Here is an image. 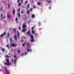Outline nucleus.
Returning <instances> with one entry per match:
<instances>
[{"mask_svg": "<svg viewBox=\"0 0 74 74\" xmlns=\"http://www.w3.org/2000/svg\"><path fill=\"white\" fill-rule=\"evenodd\" d=\"M2 50L3 52H4V51H5V49L2 48Z\"/></svg>", "mask_w": 74, "mask_h": 74, "instance_id": "nucleus-17", "label": "nucleus"}, {"mask_svg": "<svg viewBox=\"0 0 74 74\" xmlns=\"http://www.w3.org/2000/svg\"><path fill=\"white\" fill-rule=\"evenodd\" d=\"M23 0H22L21 1V3H23Z\"/></svg>", "mask_w": 74, "mask_h": 74, "instance_id": "nucleus-36", "label": "nucleus"}, {"mask_svg": "<svg viewBox=\"0 0 74 74\" xmlns=\"http://www.w3.org/2000/svg\"><path fill=\"white\" fill-rule=\"evenodd\" d=\"M30 12H29V10H28L27 12V14H29Z\"/></svg>", "mask_w": 74, "mask_h": 74, "instance_id": "nucleus-25", "label": "nucleus"}, {"mask_svg": "<svg viewBox=\"0 0 74 74\" xmlns=\"http://www.w3.org/2000/svg\"><path fill=\"white\" fill-rule=\"evenodd\" d=\"M17 36L18 38H19V32H17Z\"/></svg>", "mask_w": 74, "mask_h": 74, "instance_id": "nucleus-13", "label": "nucleus"}, {"mask_svg": "<svg viewBox=\"0 0 74 74\" xmlns=\"http://www.w3.org/2000/svg\"><path fill=\"white\" fill-rule=\"evenodd\" d=\"M7 17H8V18H10V15H8Z\"/></svg>", "mask_w": 74, "mask_h": 74, "instance_id": "nucleus-30", "label": "nucleus"}, {"mask_svg": "<svg viewBox=\"0 0 74 74\" xmlns=\"http://www.w3.org/2000/svg\"><path fill=\"white\" fill-rule=\"evenodd\" d=\"M27 48H30V46H27Z\"/></svg>", "mask_w": 74, "mask_h": 74, "instance_id": "nucleus-31", "label": "nucleus"}, {"mask_svg": "<svg viewBox=\"0 0 74 74\" xmlns=\"http://www.w3.org/2000/svg\"><path fill=\"white\" fill-rule=\"evenodd\" d=\"M18 11H20V9Z\"/></svg>", "mask_w": 74, "mask_h": 74, "instance_id": "nucleus-55", "label": "nucleus"}, {"mask_svg": "<svg viewBox=\"0 0 74 74\" xmlns=\"http://www.w3.org/2000/svg\"><path fill=\"white\" fill-rule=\"evenodd\" d=\"M25 44H26V43H23L22 45L23 47H24L25 45Z\"/></svg>", "mask_w": 74, "mask_h": 74, "instance_id": "nucleus-23", "label": "nucleus"}, {"mask_svg": "<svg viewBox=\"0 0 74 74\" xmlns=\"http://www.w3.org/2000/svg\"><path fill=\"white\" fill-rule=\"evenodd\" d=\"M26 34H27V33H26Z\"/></svg>", "mask_w": 74, "mask_h": 74, "instance_id": "nucleus-58", "label": "nucleus"}, {"mask_svg": "<svg viewBox=\"0 0 74 74\" xmlns=\"http://www.w3.org/2000/svg\"><path fill=\"white\" fill-rule=\"evenodd\" d=\"M27 52H25V55H27Z\"/></svg>", "mask_w": 74, "mask_h": 74, "instance_id": "nucleus-38", "label": "nucleus"}, {"mask_svg": "<svg viewBox=\"0 0 74 74\" xmlns=\"http://www.w3.org/2000/svg\"><path fill=\"white\" fill-rule=\"evenodd\" d=\"M27 45H30V44L29 43H27Z\"/></svg>", "mask_w": 74, "mask_h": 74, "instance_id": "nucleus-40", "label": "nucleus"}, {"mask_svg": "<svg viewBox=\"0 0 74 74\" xmlns=\"http://www.w3.org/2000/svg\"><path fill=\"white\" fill-rule=\"evenodd\" d=\"M51 1H48V4H49V3H51Z\"/></svg>", "mask_w": 74, "mask_h": 74, "instance_id": "nucleus-24", "label": "nucleus"}, {"mask_svg": "<svg viewBox=\"0 0 74 74\" xmlns=\"http://www.w3.org/2000/svg\"><path fill=\"white\" fill-rule=\"evenodd\" d=\"M3 4H5V2H4V1H3Z\"/></svg>", "mask_w": 74, "mask_h": 74, "instance_id": "nucleus-50", "label": "nucleus"}, {"mask_svg": "<svg viewBox=\"0 0 74 74\" xmlns=\"http://www.w3.org/2000/svg\"><path fill=\"white\" fill-rule=\"evenodd\" d=\"M22 55H23V53H22V56H22Z\"/></svg>", "mask_w": 74, "mask_h": 74, "instance_id": "nucleus-52", "label": "nucleus"}, {"mask_svg": "<svg viewBox=\"0 0 74 74\" xmlns=\"http://www.w3.org/2000/svg\"><path fill=\"white\" fill-rule=\"evenodd\" d=\"M10 53H9V55H10Z\"/></svg>", "mask_w": 74, "mask_h": 74, "instance_id": "nucleus-57", "label": "nucleus"}, {"mask_svg": "<svg viewBox=\"0 0 74 74\" xmlns=\"http://www.w3.org/2000/svg\"><path fill=\"white\" fill-rule=\"evenodd\" d=\"M38 5H41V3L40 2H38Z\"/></svg>", "mask_w": 74, "mask_h": 74, "instance_id": "nucleus-15", "label": "nucleus"}, {"mask_svg": "<svg viewBox=\"0 0 74 74\" xmlns=\"http://www.w3.org/2000/svg\"><path fill=\"white\" fill-rule=\"evenodd\" d=\"M16 60H17V59H16V58L15 59L14 61V64H16Z\"/></svg>", "mask_w": 74, "mask_h": 74, "instance_id": "nucleus-12", "label": "nucleus"}, {"mask_svg": "<svg viewBox=\"0 0 74 74\" xmlns=\"http://www.w3.org/2000/svg\"><path fill=\"white\" fill-rule=\"evenodd\" d=\"M21 3H18V5L19 6H21Z\"/></svg>", "mask_w": 74, "mask_h": 74, "instance_id": "nucleus-26", "label": "nucleus"}, {"mask_svg": "<svg viewBox=\"0 0 74 74\" xmlns=\"http://www.w3.org/2000/svg\"><path fill=\"white\" fill-rule=\"evenodd\" d=\"M46 1H48V0H46Z\"/></svg>", "mask_w": 74, "mask_h": 74, "instance_id": "nucleus-56", "label": "nucleus"}, {"mask_svg": "<svg viewBox=\"0 0 74 74\" xmlns=\"http://www.w3.org/2000/svg\"><path fill=\"white\" fill-rule=\"evenodd\" d=\"M3 18H5V16H4V17H3Z\"/></svg>", "mask_w": 74, "mask_h": 74, "instance_id": "nucleus-46", "label": "nucleus"}, {"mask_svg": "<svg viewBox=\"0 0 74 74\" xmlns=\"http://www.w3.org/2000/svg\"><path fill=\"white\" fill-rule=\"evenodd\" d=\"M40 23H39V24H38V25H40Z\"/></svg>", "mask_w": 74, "mask_h": 74, "instance_id": "nucleus-51", "label": "nucleus"}, {"mask_svg": "<svg viewBox=\"0 0 74 74\" xmlns=\"http://www.w3.org/2000/svg\"><path fill=\"white\" fill-rule=\"evenodd\" d=\"M30 36L32 39H34V37L33 36V35H31Z\"/></svg>", "mask_w": 74, "mask_h": 74, "instance_id": "nucleus-10", "label": "nucleus"}, {"mask_svg": "<svg viewBox=\"0 0 74 74\" xmlns=\"http://www.w3.org/2000/svg\"><path fill=\"white\" fill-rule=\"evenodd\" d=\"M21 29V27H19V28H18L19 30H20Z\"/></svg>", "mask_w": 74, "mask_h": 74, "instance_id": "nucleus-43", "label": "nucleus"}, {"mask_svg": "<svg viewBox=\"0 0 74 74\" xmlns=\"http://www.w3.org/2000/svg\"><path fill=\"white\" fill-rule=\"evenodd\" d=\"M5 57L6 58H9V56L7 55V56H5Z\"/></svg>", "mask_w": 74, "mask_h": 74, "instance_id": "nucleus-33", "label": "nucleus"}, {"mask_svg": "<svg viewBox=\"0 0 74 74\" xmlns=\"http://www.w3.org/2000/svg\"><path fill=\"white\" fill-rule=\"evenodd\" d=\"M9 29H10V30H11V28H10Z\"/></svg>", "mask_w": 74, "mask_h": 74, "instance_id": "nucleus-54", "label": "nucleus"}, {"mask_svg": "<svg viewBox=\"0 0 74 74\" xmlns=\"http://www.w3.org/2000/svg\"><path fill=\"white\" fill-rule=\"evenodd\" d=\"M21 13L22 14H23V11H21Z\"/></svg>", "mask_w": 74, "mask_h": 74, "instance_id": "nucleus-41", "label": "nucleus"}, {"mask_svg": "<svg viewBox=\"0 0 74 74\" xmlns=\"http://www.w3.org/2000/svg\"><path fill=\"white\" fill-rule=\"evenodd\" d=\"M26 31V29L25 28H23L21 30L22 32H24L25 33Z\"/></svg>", "mask_w": 74, "mask_h": 74, "instance_id": "nucleus-5", "label": "nucleus"}, {"mask_svg": "<svg viewBox=\"0 0 74 74\" xmlns=\"http://www.w3.org/2000/svg\"><path fill=\"white\" fill-rule=\"evenodd\" d=\"M6 61L8 62H4V65H7V66H9V65H11V64L10 63V62H9L10 61L9 60L7 59L6 60Z\"/></svg>", "mask_w": 74, "mask_h": 74, "instance_id": "nucleus-1", "label": "nucleus"}, {"mask_svg": "<svg viewBox=\"0 0 74 74\" xmlns=\"http://www.w3.org/2000/svg\"><path fill=\"white\" fill-rule=\"evenodd\" d=\"M17 45H17L15 44L14 43H12L11 45V47H16V46H17Z\"/></svg>", "mask_w": 74, "mask_h": 74, "instance_id": "nucleus-3", "label": "nucleus"}, {"mask_svg": "<svg viewBox=\"0 0 74 74\" xmlns=\"http://www.w3.org/2000/svg\"><path fill=\"white\" fill-rule=\"evenodd\" d=\"M8 7L9 8H10V5H8Z\"/></svg>", "mask_w": 74, "mask_h": 74, "instance_id": "nucleus-45", "label": "nucleus"}, {"mask_svg": "<svg viewBox=\"0 0 74 74\" xmlns=\"http://www.w3.org/2000/svg\"><path fill=\"white\" fill-rule=\"evenodd\" d=\"M27 34H29V35H30V31H28V32H27Z\"/></svg>", "mask_w": 74, "mask_h": 74, "instance_id": "nucleus-22", "label": "nucleus"}, {"mask_svg": "<svg viewBox=\"0 0 74 74\" xmlns=\"http://www.w3.org/2000/svg\"><path fill=\"white\" fill-rule=\"evenodd\" d=\"M18 18H17V17H16V19H15V21H16V22H17V21H18Z\"/></svg>", "mask_w": 74, "mask_h": 74, "instance_id": "nucleus-19", "label": "nucleus"}, {"mask_svg": "<svg viewBox=\"0 0 74 74\" xmlns=\"http://www.w3.org/2000/svg\"><path fill=\"white\" fill-rule=\"evenodd\" d=\"M30 42H34V39H32L31 40H30Z\"/></svg>", "mask_w": 74, "mask_h": 74, "instance_id": "nucleus-9", "label": "nucleus"}, {"mask_svg": "<svg viewBox=\"0 0 74 74\" xmlns=\"http://www.w3.org/2000/svg\"><path fill=\"white\" fill-rule=\"evenodd\" d=\"M19 1H20L19 0H18V1H17V2H18V3H19Z\"/></svg>", "mask_w": 74, "mask_h": 74, "instance_id": "nucleus-44", "label": "nucleus"}, {"mask_svg": "<svg viewBox=\"0 0 74 74\" xmlns=\"http://www.w3.org/2000/svg\"><path fill=\"white\" fill-rule=\"evenodd\" d=\"M32 34H34V30H32Z\"/></svg>", "mask_w": 74, "mask_h": 74, "instance_id": "nucleus-16", "label": "nucleus"}, {"mask_svg": "<svg viewBox=\"0 0 74 74\" xmlns=\"http://www.w3.org/2000/svg\"><path fill=\"white\" fill-rule=\"evenodd\" d=\"M23 25L22 28H26V27H27L25 23H23Z\"/></svg>", "mask_w": 74, "mask_h": 74, "instance_id": "nucleus-2", "label": "nucleus"}, {"mask_svg": "<svg viewBox=\"0 0 74 74\" xmlns=\"http://www.w3.org/2000/svg\"><path fill=\"white\" fill-rule=\"evenodd\" d=\"M7 37L8 38H10V34L9 33H8L7 34Z\"/></svg>", "mask_w": 74, "mask_h": 74, "instance_id": "nucleus-11", "label": "nucleus"}, {"mask_svg": "<svg viewBox=\"0 0 74 74\" xmlns=\"http://www.w3.org/2000/svg\"><path fill=\"white\" fill-rule=\"evenodd\" d=\"M32 29H34V27H32Z\"/></svg>", "mask_w": 74, "mask_h": 74, "instance_id": "nucleus-48", "label": "nucleus"}, {"mask_svg": "<svg viewBox=\"0 0 74 74\" xmlns=\"http://www.w3.org/2000/svg\"><path fill=\"white\" fill-rule=\"evenodd\" d=\"M10 43L12 44V38H10Z\"/></svg>", "mask_w": 74, "mask_h": 74, "instance_id": "nucleus-7", "label": "nucleus"}, {"mask_svg": "<svg viewBox=\"0 0 74 74\" xmlns=\"http://www.w3.org/2000/svg\"><path fill=\"white\" fill-rule=\"evenodd\" d=\"M6 46L8 48H9V46L8 45H6Z\"/></svg>", "mask_w": 74, "mask_h": 74, "instance_id": "nucleus-35", "label": "nucleus"}, {"mask_svg": "<svg viewBox=\"0 0 74 74\" xmlns=\"http://www.w3.org/2000/svg\"><path fill=\"white\" fill-rule=\"evenodd\" d=\"M32 49H30V50H29V51H30V52H32Z\"/></svg>", "mask_w": 74, "mask_h": 74, "instance_id": "nucleus-49", "label": "nucleus"}, {"mask_svg": "<svg viewBox=\"0 0 74 74\" xmlns=\"http://www.w3.org/2000/svg\"><path fill=\"white\" fill-rule=\"evenodd\" d=\"M18 18H19V17H21V15H20V14L19 13H18Z\"/></svg>", "mask_w": 74, "mask_h": 74, "instance_id": "nucleus-20", "label": "nucleus"}, {"mask_svg": "<svg viewBox=\"0 0 74 74\" xmlns=\"http://www.w3.org/2000/svg\"><path fill=\"white\" fill-rule=\"evenodd\" d=\"M30 11H32V9H30L29 10Z\"/></svg>", "mask_w": 74, "mask_h": 74, "instance_id": "nucleus-42", "label": "nucleus"}, {"mask_svg": "<svg viewBox=\"0 0 74 74\" xmlns=\"http://www.w3.org/2000/svg\"><path fill=\"white\" fill-rule=\"evenodd\" d=\"M13 57H14V58H16V55H14L13 56Z\"/></svg>", "mask_w": 74, "mask_h": 74, "instance_id": "nucleus-27", "label": "nucleus"}, {"mask_svg": "<svg viewBox=\"0 0 74 74\" xmlns=\"http://www.w3.org/2000/svg\"><path fill=\"white\" fill-rule=\"evenodd\" d=\"M26 50L27 51V52H30V49H29L27 48L26 49Z\"/></svg>", "mask_w": 74, "mask_h": 74, "instance_id": "nucleus-18", "label": "nucleus"}, {"mask_svg": "<svg viewBox=\"0 0 74 74\" xmlns=\"http://www.w3.org/2000/svg\"><path fill=\"white\" fill-rule=\"evenodd\" d=\"M28 3V1H26V2H25V4H27Z\"/></svg>", "mask_w": 74, "mask_h": 74, "instance_id": "nucleus-29", "label": "nucleus"}, {"mask_svg": "<svg viewBox=\"0 0 74 74\" xmlns=\"http://www.w3.org/2000/svg\"><path fill=\"white\" fill-rule=\"evenodd\" d=\"M5 34H6V32H4V33H3V34H2L0 35V37H3V36H4V35Z\"/></svg>", "mask_w": 74, "mask_h": 74, "instance_id": "nucleus-4", "label": "nucleus"}, {"mask_svg": "<svg viewBox=\"0 0 74 74\" xmlns=\"http://www.w3.org/2000/svg\"><path fill=\"white\" fill-rule=\"evenodd\" d=\"M27 7L28 8H29V7H30V5H29V4H28L27 5Z\"/></svg>", "mask_w": 74, "mask_h": 74, "instance_id": "nucleus-32", "label": "nucleus"}, {"mask_svg": "<svg viewBox=\"0 0 74 74\" xmlns=\"http://www.w3.org/2000/svg\"><path fill=\"white\" fill-rule=\"evenodd\" d=\"M13 32H14V33H16V30L15 28H14L13 29Z\"/></svg>", "mask_w": 74, "mask_h": 74, "instance_id": "nucleus-8", "label": "nucleus"}, {"mask_svg": "<svg viewBox=\"0 0 74 74\" xmlns=\"http://www.w3.org/2000/svg\"><path fill=\"white\" fill-rule=\"evenodd\" d=\"M34 17H35L34 14H32V18H34Z\"/></svg>", "mask_w": 74, "mask_h": 74, "instance_id": "nucleus-21", "label": "nucleus"}, {"mask_svg": "<svg viewBox=\"0 0 74 74\" xmlns=\"http://www.w3.org/2000/svg\"><path fill=\"white\" fill-rule=\"evenodd\" d=\"M17 51L18 52V53H20V50H18Z\"/></svg>", "mask_w": 74, "mask_h": 74, "instance_id": "nucleus-28", "label": "nucleus"}, {"mask_svg": "<svg viewBox=\"0 0 74 74\" xmlns=\"http://www.w3.org/2000/svg\"><path fill=\"white\" fill-rule=\"evenodd\" d=\"M3 10V8H1L0 9V11H2Z\"/></svg>", "mask_w": 74, "mask_h": 74, "instance_id": "nucleus-37", "label": "nucleus"}, {"mask_svg": "<svg viewBox=\"0 0 74 74\" xmlns=\"http://www.w3.org/2000/svg\"><path fill=\"white\" fill-rule=\"evenodd\" d=\"M1 17H3V14H1Z\"/></svg>", "mask_w": 74, "mask_h": 74, "instance_id": "nucleus-47", "label": "nucleus"}, {"mask_svg": "<svg viewBox=\"0 0 74 74\" xmlns=\"http://www.w3.org/2000/svg\"><path fill=\"white\" fill-rule=\"evenodd\" d=\"M49 9H51V7H49Z\"/></svg>", "mask_w": 74, "mask_h": 74, "instance_id": "nucleus-53", "label": "nucleus"}, {"mask_svg": "<svg viewBox=\"0 0 74 74\" xmlns=\"http://www.w3.org/2000/svg\"><path fill=\"white\" fill-rule=\"evenodd\" d=\"M14 40H17V36H16V35H15L14 36Z\"/></svg>", "mask_w": 74, "mask_h": 74, "instance_id": "nucleus-6", "label": "nucleus"}, {"mask_svg": "<svg viewBox=\"0 0 74 74\" xmlns=\"http://www.w3.org/2000/svg\"><path fill=\"white\" fill-rule=\"evenodd\" d=\"M12 63H14V59H12Z\"/></svg>", "mask_w": 74, "mask_h": 74, "instance_id": "nucleus-34", "label": "nucleus"}, {"mask_svg": "<svg viewBox=\"0 0 74 74\" xmlns=\"http://www.w3.org/2000/svg\"><path fill=\"white\" fill-rule=\"evenodd\" d=\"M13 12L14 14H15V9H13Z\"/></svg>", "mask_w": 74, "mask_h": 74, "instance_id": "nucleus-14", "label": "nucleus"}, {"mask_svg": "<svg viewBox=\"0 0 74 74\" xmlns=\"http://www.w3.org/2000/svg\"><path fill=\"white\" fill-rule=\"evenodd\" d=\"M1 20H3V17H1Z\"/></svg>", "mask_w": 74, "mask_h": 74, "instance_id": "nucleus-39", "label": "nucleus"}]
</instances>
